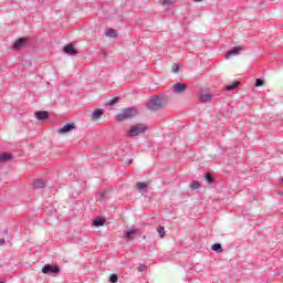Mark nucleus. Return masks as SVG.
Returning <instances> with one entry per match:
<instances>
[{"label": "nucleus", "mask_w": 283, "mask_h": 283, "mask_svg": "<svg viewBox=\"0 0 283 283\" xmlns=\"http://www.w3.org/2000/svg\"><path fill=\"white\" fill-rule=\"evenodd\" d=\"M137 114L138 111H136V108H125L116 116V120H118V123H123V120H129V118H134V116Z\"/></svg>", "instance_id": "1"}, {"label": "nucleus", "mask_w": 283, "mask_h": 283, "mask_svg": "<svg viewBox=\"0 0 283 283\" xmlns=\"http://www.w3.org/2000/svg\"><path fill=\"white\" fill-rule=\"evenodd\" d=\"M147 129V125L145 124H137L130 127L128 130V136H140V134H145V130Z\"/></svg>", "instance_id": "2"}, {"label": "nucleus", "mask_w": 283, "mask_h": 283, "mask_svg": "<svg viewBox=\"0 0 283 283\" xmlns=\"http://www.w3.org/2000/svg\"><path fill=\"white\" fill-rule=\"evenodd\" d=\"M163 105H164L163 99H160V97H155L150 101L149 109H153L154 112H156V109H160Z\"/></svg>", "instance_id": "3"}, {"label": "nucleus", "mask_w": 283, "mask_h": 283, "mask_svg": "<svg viewBox=\"0 0 283 283\" xmlns=\"http://www.w3.org/2000/svg\"><path fill=\"white\" fill-rule=\"evenodd\" d=\"M42 273H44L45 275H48L50 273H61V269H59V266L46 264L43 266Z\"/></svg>", "instance_id": "4"}, {"label": "nucleus", "mask_w": 283, "mask_h": 283, "mask_svg": "<svg viewBox=\"0 0 283 283\" xmlns=\"http://www.w3.org/2000/svg\"><path fill=\"white\" fill-rule=\"evenodd\" d=\"M172 90H174L175 94H184V92H187V84H185V83H176L172 86Z\"/></svg>", "instance_id": "5"}, {"label": "nucleus", "mask_w": 283, "mask_h": 283, "mask_svg": "<svg viewBox=\"0 0 283 283\" xmlns=\"http://www.w3.org/2000/svg\"><path fill=\"white\" fill-rule=\"evenodd\" d=\"M63 52L64 54H70L71 56H76V54H78V52L76 51V49H74V44H67L63 48Z\"/></svg>", "instance_id": "6"}, {"label": "nucleus", "mask_w": 283, "mask_h": 283, "mask_svg": "<svg viewBox=\"0 0 283 283\" xmlns=\"http://www.w3.org/2000/svg\"><path fill=\"white\" fill-rule=\"evenodd\" d=\"M103 114H105V111L103 108L95 109L91 116V120H101Z\"/></svg>", "instance_id": "7"}, {"label": "nucleus", "mask_w": 283, "mask_h": 283, "mask_svg": "<svg viewBox=\"0 0 283 283\" xmlns=\"http://www.w3.org/2000/svg\"><path fill=\"white\" fill-rule=\"evenodd\" d=\"M25 43H28V39L27 38H20L19 40H17L13 43V48H14V50H19V49L25 46Z\"/></svg>", "instance_id": "8"}, {"label": "nucleus", "mask_w": 283, "mask_h": 283, "mask_svg": "<svg viewBox=\"0 0 283 283\" xmlns=\"http://www.w3.org/2000/svg\"><path fill=\"white\" fill-rule=\"evenodd\" d=\"M72 129H76V126L74 124H66L59 129V134H67L69 132H72Z\"/></svg>", "instance_id": "9"}, {"label": "nucleus", "mask_w": 283, "mask_h": 283, "mask_svg": "<svg viewBox=\"0 0 283 283\" xmlns=\"http://www.w3.org/2000/svg\"><path fill=\"white\" fill-rule=\"evenodd\" d=\"M135 233H138V229H132L125 232V240H134Z\"/></svg>", "instance_id": "10"}, {"label": "nucleus", "mask_w": 283, "mask_h": 283, "mask_svg": "<svg viewBox=\"0 0 283 283\" xmlns=\"http://www.w3.org/2000/svg\"><path fill=\"white\" fill-rule=\"evenodd\" d=\"M106 36H108V39H116L118 36V31L114 30V29H108L105 31Z\"/></svg>", "instance_id": "11"}, {"label": "nucleus", "mask_w": 283, "mask_h": 283, "mask_svg": "<svg viewBox=\"0 0 283 283\" xmlns=\"http://www.w3.org/2000/svg\"><path fill=\"white\" fill-rule=\"evenodd\" d=\"M34 189H43L45 187V180L43 179H38L33 182Z\"/></svg>", "instance_id": "12"}, {"label": "nucleus", "mask_w": 283, "mask_h": 283, "mask_svg": "<svg viewBox=\"0 0 283 283\" xmlns=\"http://www.w3.org/2000/svg\"><path fill=\"white\" fill-rule=\"evenodd\" d=\"M242 52V48H233L228 52V56H238Z\"/></svg>", "instance_id": "13"}, {"label": "nucleus", "mask_w": 283, "mask_h": 283, "mask_svg": "<svg viewBox=\"0 0 283 283\" xmlns=\"http://www.w3.org/2000/svg\"><path fill=\"white\" fill-rule=\"evenodd\" d=\"M211 98H212V96H211V94H209V93H202V94L200 95V101H201L202 103H209V101H211Z\"/></svg>", "instance_id": "14"}, {"label": "nucleus", "mask_w": 283, "mask_h": 283, "mask_svg": "<svg viewBox=\"0 0 283 283\" xmlns=\"http://www.w3.org/2000/svg\"><path fill=\"white\" fill-rule=\"evenodd\" d=\"M35 118L38 120H45V118H48V112H36Z\"/></svg>", "instance_id": "15"}, {"label": "nucleus", "mask_w": 283, "mask_h": 283, "mask_svg": "<svg viewBox=\"0 0 283 283\" xmlns=\"http://www.w3.org/2000/svg\"><path fill=\"white\" fill-rule=\"evenodd\" d=\"M11 158H12V156L10 154H8V153L0 154L1 163H6V161L10 160Z\"/></svg>", "instance_id": "16"}, {"label": "nucleus", "mask_w": 283, "mask_h": 283, "mask_svg": "<svg viewBox=\"0 0 283 283\" xmlns=\"http://www.w3.org/2000/svg\"><path fill=\"white\" fill-rule=\"evenodd\" d=\"M160 3L164 4L165 8H169V6H174L176 0H160Z\"/></svg>", "instance_id": "17"}, {"label": "nucleus", "mask_w": 283, "mask_h": 283, "mask_svg": "<svg viewBox=\"0 0 283 283\" xmlns=\"http://www.w3.org/2000/svg\"><path fill=\"white\" fill-rule=\"evenodd\" d=\"M137 191H143V189H147V184L140 181V182H137V185L135 186Z\"/></svg>", "instance_id": "18"}, {"label": "nucleus", "mask_w": 283, "mask_h": 283, "mask_svg": "<svg viewBox=\"0 0 283 283\" xmlns=\"http://www.w3.org/2000/svg\"><path fill=\"white\" fill-rule=\"evenodd\" d=\"M239 82H233L231 85H227L226 90H228V92H231L232 90H235V87H238Z\"/></svg>", "instance_id": "19"}, {"label": "nucleus", "mask_w": 283, "mask_h": 283, "mask_svg": "<svg viewBox=\"0 0 283 283\" xmlns=\"http://www.w3.org/2000/svg\"><path fill=\"white\" fill-rule=\"evenodd\" d=\"M94 227H103L105 224V220L103 219H96L93 221Z\"/></svg>", "instance_id": "20"}, {"label": "nucleus", "mask_w": 283, "mask_h": 283, "mask_svg": "<svg viewBox=\"0 0 283 283\" xmlns=\"http://www.w3.org/2000/svg\"><path fill=\"white\" fill-rule=\"evenodd\" d=\"M157 232H158L160 238H165V233H166L165 227H158Z\"/></svg>", "instance_id": "21"}, {"label": "nucleus", "mask_w": 283, "mask_h": 283, "mask_svg": "<svg viewBox=\"0 0 283 283\" xmlns=\"http://www.w3.org/2000/svg\"><path fill=\"white\" fill-rule=\"evenodd\" d=\"M190 188L191 189H200V182L196 181V180L191 181Z\"/></svg>", "instance_id": "22"}, {"label": "nucleus", "mask_w": 283, "mask_h": 283, "mask_svg": "<svg viewBox=\"0 0 283 283\" xmlns=\"http://www.w3.org/2000/svg\"><path fill=\"white\" fill-rule=\"evenodd\" d=\"M179 70H180V64H176V63L172 64L171 71L174 72V74H178Z\"/></svg>", "instance_id": "23"}, {"label": "nucleus", "mask_w": 283, "mask_h": 283, "mask_svg": "<svg viewBox=\"0 0 283 283\" xmlns=\"http://www.w3.org/2000/svg\"><path fill=\"white\" fill-rule=\"evenodd\" d=\"M212 251H222V245H220V243H214L211 247Z\"/></svg>", "instance_id": "24"}, {"label": "nucleus", "mask_w": 283, "mask_h": 283, "mask_svg": "<svg viewBox=\"0 0 283 283\" xmlns=\"http://www.w3.org/2000/svg\"><path fill=\"white\" fill-rule=\"evenodd\" d=\"M109 282H111V283H116V282H118V275H116V274H111V276H109Z\"/></svg>", "instance_id": "25"}, {"label": "nucleus", "mask_w": 283, "mask_h": 283, "mask_svg": "<svg viewBox=\"0 0 283 283\" xmlns=\"http://www.w3.org/2000/svg\"><path fill=\"white\" fill-rule=\"evenodd\" d=\"M206 180H207L209 184L213 182V176H211V172H207V174H206Z\"/></svg>", "instance_id": "26"}, {"label": "nucleus", "mask_w": 283, "mask_h": 283, "mask_svg": "<svg viewBox=\"0 0 283 283\" xmlns=\"http://www.w3.org/2000/svg\"><path fill=\"white\" fill-rule=\"evenodd\" d=\"M262 85H264V81H262L261 78H256L255 87H262Z\"/></svg>", "instance_id": "27"}, {"label": "nucleus", "mask_w": 283, "mask_h": 283, "mask_svg": "<svg viewBox=\"0 0 283 283\" xmlns=\"http://www.w3.org/2000/svg\"><path fill=\"white\" fill-rule=\"evenodd\" d=\"M138 271H139V273H143V271H147V265H145V264L139 265Z\"/></svg>", "instance_id": "28"}, {"label": "nucleus", "mask_w": 283, "mask_h": 283, "mask_svg": "<svg viewBox=\"0 0 283 283\" xmlns=\"http://www.w3.org/2000/svg\"><path fill=\"white\" fill-rule=\"evenodd\" d=\"M6 244V240H0V247H3Z\"/></svg>", "instance_id": "29"}, {"label": "nucleus", "mask_w": 283, "mask_h": 283, "mask_svg": "<svg viewBox=\"0 0 283 283\" xmlns=\"http://www.w3.org/2000/svg\"><path fill=\"white\" fill-rule=\"evenodd\" d=\"M112 103H113V104H114V103H118V98L112 99Z\"/></svg>", "instance_id": "30"}, {"label": "nucleus", "mask_w": 283, "mask_h": 283, "mask_svg": "<svg viewBox=\"0 0 283 283\" xmlns=\"http://www.w3.org/2000/svg\"><path fill=\"white\" fill-rule=\"evenodd\" d=\"M196 3H200V1H202V0H193Z\"/></svg>", "instance_id": "31"}, {"label": "nucleus", "mask_w": 283, "mask_h": 283, "mask_svg": "<svg viewBox=\"0 0 283 283\" xmlns=\"http://www.w3.org/2000/svg\"><path fill=\"white\" fill-rule=\"evenodd\" d=\"M132 163H133V160H129V161H128V165H132Z\"/></svg>", "instance_id": "32"}, {"label": "nucleus", "mask_w": 283, "mask_h": 283, "mask_svg": "<svg viewBox=\"0 0 283 283\" xmlns=\"http://www.w3.org/2000/svg\"><path fill=\"white\" fill-rule=\"evenodd\" d=\"M102 196H105V192H102Z\"/></svg>", "instance_id": "33"}, {"label": "nucleus", "mask_w": 283, "mask_h": 283, "mask_svg": "<svg viewBox=\"0 0 283 283\" xmlns=\"http://www.w3.org/2000/svg\"><path fill=\"white\" fill-rule=\"evenodd\" d=\"M0 283H6V282L2 281V282H0Z\"/></svg>", "instance_id": "34"}]
</instances>
